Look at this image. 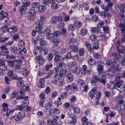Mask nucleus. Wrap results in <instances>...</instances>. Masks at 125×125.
I'll return each mask as SVG.
<instances>
[{
    "label": "nucleus",
    "mask_w": 125,
    "mask_h": 125,
    "mask_svg": "<svg viewBox=\"0 0 125 125\" xmlns=\"http://www.w3.org/2000/svg\"><path fill=\"white\" fill-rule=\"evenodd\" d=\"M74 113L76 114L79 113L80 112V109L78 107H75L74 108Z\"/></svg>",
    "instance_id": "obj_58"
},
{
    "label": "nucleus",
    "mask_w": 125,
    "mask_h": 125,
    "mask_svg": "<svg viewBox=\"0 0 125 125\" xmlns=\"http://www.w3.org/2000/svg\"><path fill=\"white\" fill-rule=\"evenodd\" d=\"M58 21L60 22L58 24V26L59 28L61 29V30H62V15H60L57 17Z\"/></svg>",
    "instance_id": "obj_8"
},
{
    "label": "nucleus",
    "mask_w": 125,
    "mask_h": 125,
    "mask_svg": "<svg viewBox=\"0 0 125 125\" xmlns=\"http://www.w3.org/2000/svg\"><path fill=\"white\" fill-rule=\"evenodd\" d=\"M28 98V97L27 96L23 98V101L21 103V105L23 108L24 107L27 106L29 104Z\"/></svg>",
    "instance_id": "obj_5"
},
{
    "label": "nucleus",
    "mask_w": 125,
    "mask_h": 125,
    "mask_svg": "<svg viewBox=\"0 0 125 125\" xmlns=\"http://www.w3.org/2000/svg\"><path fill=\"white\" fill-rule=\"evenodd\" d=\"M80 71V69L79 67H76L73 70V72L74 73H79Z\"/></svg>",
    "instance_id": "obj_57"
},
{
    "label": "nucleus",
    "mask_w": 125,
    "mask_h": 125,
    "mask_svg": "<svg viewBox=\"0 0 125 125\" xmlns=\"http://www.w3.org/2000/svg\"><path fill=\"white\" fill-rule=\"evenodd\" d=\"M7 67L6 65L5 64L3 65L0 66V70L2 71H5L7 70Z\"/></svg>",
    "instance_id": "obj_48"
},
{
    "label": "nucleus",
    "mask_w": 125,
    "mask_h": 125,
    "mask_svg": "<svg viewBox=\"0 0 125 125\" xmlns=\"http://www.w3.org/2000/svg\"><path fill=\"white\" fill-rule=\"evenodd\" d=\"M115 108L116 110L118 111H120L122 110L121 106L118 104L115 105Z\"/></svg>",
    "instance_id": "obj_54"
},
{
    "label": "nucleus",
    "mask_w": 125,
    "mask_h": 125,
    "mask_svg": "<svg viewBox=\"0 0 125 125\" xmlns=\"http://www.w3.org/2000/svg\"><path fill=\"white\" fill-rule=\"evenodd\" d=\"M119 66V64L117 62L115 64H114V65L112 67H113V70L114 72H118L120 71V70L118 67Z\"/></svg>",
    "instance_id": "obj_11"
},
{
    "label": "nucleus",
    "mask_w": 125,
    "mask_h": 125,
    "mask_svg": "<svg viewBox=\"0 0 125 125\" xmlns=\"http://www.w3.org/2000/svg\"><path fill=\"white\" fill-rule=\"evenodd\" d=\"M22 2L26 4V5L27 6H30L31 4V3L29 1L30 0H21Z\"/></svg>",
    "instance_id": "obj_50"
},
{
    "label": "nucleus",
    "mask_w": 125,
    "mask_h": 125,
    "mask_svg": "<svg viewBox=\"0 0 125 125\" xmlns=\"http://www.w3.org/2000/svg\"><path fill=\"white\" fill-rule=\"evenodd\" d=\"M117 7L120 8L121 11L122 12H125V5L122 4L120 5H118Z\"/></svg>",
    "instance_id": "obj_25"
},
{
    "label": "nucleus",
    "mask_w": 125,
    "mask_h": 125,
    "mask_svg": "<svg viewBox=\"0 0 125 125\" xmlns=\"http://www.w3.org/2000/svg\"><path fill=\"white\" fill-rule=\"evenodd\" d=\"M51 7L52 9L55 10L59 8V5L57 3L55 2L51 4Z\"/></svg>",
    "instance_id": "obj_31"
},
{
    "label": "nucleus",
    "mask_w": 125,
    "mask_h": 125,
    "mask_svg": "<svg viewBox=\"0 0 125 125\" xmlns=\"http://www.w3.org/2000/svg\"><path fill=\"white\" fill-rule=\"evenodd\" d=\"M80 84L81 86H83L85 85V82L82 79H79V80Z\"/></svg>",
    "instance_id": "obj_64"
},
{
    "label": "nucleus",
    "mask_w": 125,
    "mask_h": 125,
    "mask_svg": "<svg viewBox=\"0 0 125 125\" xmlns=\"http://www.w3.org/2000/svg\"><path fill=\"white\" fill-rule=\"evenodd\" d=\"M62 58V57H61L59 55H57L55 57L54 60L55 61H57L59 60H61Z\"/></svg>",
    "instance_id": "obj_61"
},
{
    "label": "nucleus",
    "mask_w": 125,
    "mask_h": 125,
    "mask_svg": "<svg viewBox=\"0 0 125 125\" xmlns=\"http://www.w3.org/2000/svg\"><path fill=\"white\" fill-rule=\"evenodd\" d=\"M88 62L89 65L91 66H94L96 63V61H95L94 59L92 58H91L89 59Z\"/></svg>",
    "instance_id": "obj_16"
},
{
    "label": "nucleus",
    "mask_w": 125,
    "mask_h": 125,
    "mask_svg": "<svg viewBox=\"0 0 125 125\" xmlns=\"http://www.w3.org/2000/svg\"><path fill=\"white\" fill-rule=\"evenodd\" d=\"M116 48L117 49V52H118L124 53V51L125 52V47L123 46H116Z\"/></svg>",
    "instance_id": "obj_12"
},
{
    "label": "nucleus",
    "mask_w": 125,
    "mask_h": 125,
    "mask_svg": "<svg viewBox=\"0 0 125 125\" xmlns=\"http://www.w3.org/2000/svg\"><path fill=\"white\" fill-rule=\"evenodd\" d=\"M82 23L81 22L79 21H76L75 22L74 26V27H79L81 26Z\"/></svg>",
    "instance_id": "obj_43"
},
{
    "label": "nucleus",
    "mask_w": 125,
    "mask_h": 125,
    "mask_svg": "<svg viewBox=\"0 0 125 125\" xmlns=\"http://www.w3.org/2000/svg\"><path fill=\"white\" fill-rule=\"evenodd\" d=\"M123 80H121L119 81H117L114 84L113 89H115L118 90L120 92H121L122 89L121 88L122 86V84L123 83Z\"/></svg>",
    "instance_id": "obj_2"
},
{
    "label": "nucleus",
    "mask_w": 125,
    "mask_h": 125,
    "mask_svg": "<svg viewBox=\"0 0 125 125\" xmlns=\"http://www.w3.org/2000/svg\"><path fill=\"white\" fill-rule=\"evenodd\" d=\"M9 105L7 103H4L2 105V110L3 112H6L9 109Z\"/></svg>",
    "instance_id": "obj_17"
},
{
    "label": "nucleus",
    "mask_w": 125,
    "mask_h": 125,
    "mask_svg": "<svg viewBox=\"0 0 125 125\" xmlns=\"http://www.w3.org/2000/svg\"><path fill=\"white\" fill-rule=\"evenodd\" d=\"M38 34L37 37L36 39L38 40H41L43 39L44 37V36L42 35L41 33H39V32H38Z\"/></svg>",
    "instance_id": "obj_38"
},
{
    "label": "nucleus",
    "mask_w": 125,
    "mask_h": 125,
    "mask_svg": "<svg viewBox=\"0 0 125 125\" xmlns=\"http://www.w3.org/2000/svg\"><path fill=\"white\" fill-rule=\"evenodd\" d=\"M27 9V7L25 5L19 7V12L21 15H23L25 14Z\"/></svg>",
    "instance_id": "obj_6"
},
{
    "label": "nucleus",
    "mask_w": 125,
    "mask_h": 125,
    "mask_svg": "<svg viewBox=\"0 0 125 125\" xmlns=\"http://www.w3.org/2000/svg\"><path fill=\"white\" fill-rule=\"evenodd\" d=\"M34 16L28 14V18L29 20L32 21L34 20Z\"/></svg>",
    "instance_id": "obj_55"
},
{
    "label": "nucleus",
    "mask_w": 125,
    "mask_h": 125,
    "mask_svg": "<svg viewBox=\"0 0 125 125\" xmlns=\"http://www.w3.org/2000/svg\"><path fill=\"white\" fill-rule=\"evenodd\" d=\"M90 31L92 32L93 33L97 32L98 31V29L97 28L93 27L90 28Z\"/></svg>",
    "instance_id": "obj_47"
},
{
    "label": "nucleus",
    "mask_w": 125,
    "mask_h": 125,
    "mask_svg": "<svg viewBox=\"0 0 125 125\" xmlns=\"http://www.w3.org/2000/svg\"><path fill=\"white\" fill-rule=\"evenodd\" d=\"M122 77V74L119 73L117 74L116 75L115 78V81H119V80L121 79Z\"/></svg>",
    "instance_id": "obj_21"
},
{
    "label": "nucleus",
    "mask_w": 125,
    "mask_h": 125,
    "mask_svg": "<svg viewBox=\"0 0 125 125\" xmlns=\"http://www.w3.org/2000/svg\"><path fill=\"white\" fill-rule=\"evenodd\" d=\"M3 11L0 13V20H3L6 18L8 15V13L7 12H5L2 14Z\"/></svg>",
    "instance_id": "obj_14"
},
{
    "label": "nucleus",
    "mask_w": 125,
    "mask_h": 125,
    "mask_svg": "<svg viewBox=\"0 0 125 125\" xmlns=\"http://www.w3.org/2000/svg\"><path fill=\"white\" fill-rule=\"evenodd\" d=\"M68 73L67 70L66 69L64 71L63 70V77H66V80L68 82H72L73 79V76L71 73Z\"/></svg>",
    "instance_id": "obj_1"
},
{
    "label": "nucleus",
    "mask_w": 125,
    "mask_h": 125,
    "mask_svg": "<svg viewBox=\"0 0 125 125\" xmlns=\"http://www.w3.org/2000/svg\"><path fill=\"white\" fill-rule=\"evenodd\" d=\"M50 22L53 24H55L58 22V20L57 17H52L51 20Z\"/></svg>",
    "instance_id": "obj_33"
},
{
    "label": "nucleus",
    "mask_w": 125,
    "mask_h": 125,
    "mask_svg": "<svg viewBox=\"0 0 125 125\" xmlns=\"http://www.w3.org/2000/svg\"><path fill=\"white\" fill-rule=\"evenodd\" d=\"M24 84V82L23 81H18L17 83V86L18 87H21Z\"/></svg>",
    "instance_id": "obj_42"
},
{
    "label": "nucleus",
    "mask_w": 125,
    "mask_h": 125,
    "mask_svg": "<svg viewBox=\"0 0 125 125\" xmlns=\"http://www.w3.org/2000/svg\"><path fill=\"white\" fill-rule=\"evenodd\" d=\"M68 49L70 51H72L75 52H78V46L76 45H74L73 47L70 46L69 47Z\"/></svg>",
    "instance_id": "obj_13"
},
{
    "label": "nucleus",
    "mask_w": 125,
    "mask_h": 125,
    "mask_svg": "<svg viewBox=\"0 0 125 125\" xmlns=\"http://www.w3.org/2000/svg\"><path fill=\"white\" fill-rule=\"evenodd\" d=\"M13 71L10 70L8 72V74L9 76L11 77L13 79H16L17 78V74L14 73Z\"/></svg>",
    "instance_id": "obj_10"
},
{
    "label": "nucleus",
    "mask_w": 125,
    "mask_h": 125,
    "mask_svg": "<svg viewBox=\"0 0 125 125\" xmlns=\"http://www.w3.org/2000/svg\"><path fill=\"white\" fill-rule=\"evenodd\" d=\"M87 33V31L84 29H82L80 31L81 34L83 35H84Z\"/></svg>",
    "instance_id": "obj_60"
},
{
    "label": "nucleus",
    "mask_w": 125,
    "mask_h": 125,
    "mask_svg": "<svg viewBox=\"0 0 125 125\" xmlns=\"http://www.w3.org/2000/svg\"><path fill=\"white\" fill-rule=\"evenodd\" d=\"M35 11L34 10L31 9L29 10L28 14L35 16Z\"/></svg>",
    "instance_id": "obj_49"
},
{
    "label": "nucleus",
    "mask_w": 125,
    "mask_h": 125,
    "mask_svg": "<svg viewBox=\"0 0 125 125\" xmlns=\"http://www.w3.org/2000/svg\"><path fill=\"white\" fill-rule=\"evenodd\" d=\"M112 55L116 58H121L122 56L119 54L115 52H114L112 54Z\"/></svg>",
    "instance_id": "obj_39"
},
{
    "label": "nucleus",
    "mask_w": 125,
    "mask_h": 125,
    "mask_svg": "<svg viewBox=\"0 0 125 125\" xmlns=\"http://www.w3.org/2000/svg\"><path fill=\"white\" fill-rule=\"evenodd\" d=\"M17 31V29L16 27L14 26L10 28L9 30V32H16Z\"/></svg>",
    "instance_id": "obj_24"
},
{
    "label": "nucleus",
    "mask_w": 125,
    "mask_h": 125,
    "mask_svg": "<svg viewBox=\"0 0 125 125\" xmlns=\"http://www.w3.org/2000/svg\"><path fill=\"white\" fill-rule=\"evenodd\" d=\"M76 119L77 118L72 119L73 120L72 121H68V123L69 124L75 125L77 123Z\"/></svg>",
    "instance_id": "obj_36"
},
{
    "label": "nucleus",
    "mask_w": 125,
    "mask_h": 125,
    "mask_svg": "<svg viewBox=\"0 0 125 125\" xmlns=\"http://www.w3.org/2000/svg\"><path fill=\"white\" fill-rule=\"evenodd\" d=\"M60 40L58 39H54L52 41L53 43L56 45L59 44L60 43Z\"/></svg>",
    "instance_id": "obj_59"
},
{
    "label": "nucleus",
    "mask_w": 125,
    "mask_h": 125,
    "mask_svg": "<svg viewBox=\"0 0 125 125\" xmlns=\"http://www.w3.org/2000/svg\"><path fill=\"white\" fill-rule=\"evenodd\" d=\"M117 62L114 59H111L110 60H108L106 61V64L107 65L112 67Z\"/></svg>",
    "instance_id": "obj_9"
},
{
    "label": "nucleus",
    "mask_w": 125,
    "mask_h": 125,
    "mask_svg": "<svg viewBox=\"0 0 125 125\" xmlns=\"http://www.w3.org/2000/svg\"><path fill=\"white\" fill-rule=\"evenodd\" d=\"M36 58L38 59L39 63L40 64H43L45 62V61L43 59H42V56L40 55L36 57Z\"/></svg>",
    "instance_id": "obj_15"
},
{
    "label": "nucleus",
    "mask_w": 125,
    "mask_h": 125,
    "mask_svg": "<svg viewBox=\"0 0 125 125\" xmlns=\"http://www.w3.org/2000/svg\"><path fill=\"white\" fill-rule=\"evenodd\" d=\"M71 87L70 89L71 91L74 92L77 89V85L74 83H73L71 85Z\"/></svg>",
    "instance_id": "obj_22"
},
{
    "label": "nucleus",
    "mask_w": 125,
    "mask_h": 125,
    "mask_svg": "<svg viewBox=\"0 0 125 125\" xmlns=\"http://www.w3.org/2000/svg\"><path fill=\"white\" fill-rule=\"evenodd\" d=\"M53 120L52 121V125H56L57 123V120L58 117L56 116H53Z\"/></svg>",
    "instance_id": "obj_28"
},
{
    "label": "nucleus",
    "mask_w": 125,
    "mask_h": 125,
    "mask_svg": "<svg viewBox=\"0 0 125 125\" xmlns=\"http://www.w3.org/2000/svg\"><path fill=\"white\" fill-rule=\"evenodd\" d=\"M53 33L54 36L55 35L56 36H59L61 35L62 32L60 31H56L54 32Z\"/></svg>",
    "instance_id": "obj_51"
},
{
    "label": "nucleus",
    "mask_w": 125,
    "mask_h": 125,
    "mask_svg": "<svg viewBox=\"0 0 125 125\" xmlns=\"http://www.w3.org/2000/svg\"><path fill=\"white\" fill-rule=\"evenodd\" d=\"M22 89L25 91H29L30 90L29 85L28 84H25L23 86Z\"/></svg>",
    "instance_id": "obj_29"
},
{
    "label": "nucleus",
    "mask_w": 125,
    "mask_h": 125,
    "mask_svg": "<svg viewBox=\"0 0 125 125\" xmlns=\"http://www.w3.org/2000/svg\"><path fill=\"white\" fill-rule=\"evenodd\" d=\"M85 53L84 50L83 48L80 49L79 51V54L80 56H83Z\"/></svg>",
    "instance_id": "obj_44"
},
{
    "label": "nucleus",
    "mask_w": 125,
    "mask_h": 125,
    "mask_svg": "<svg viewBox=\"0 0 125 125\" xmlns=\"http://www.w3.org/2000/svg\"><path fill=\"white\" fill-rule=\"evenodd\" d=\"M42 26L41 25H39L35 28V30L36 31H38V32H39V33H41V31L42 30Z\"/></svg>",
    "instance_id": "obj_37"
},
{
    "label": "nucleus",
    "mask_w": 125,
    "mask_h": 125,
    "mask_svg": "<svg viewBox=\"0 0 125 125\" xmlns=\"http://www.w3.org/2000/svg\"><path fill=\"white\" fill-rule=\"evenodd\" d=\"M9 38L6 37L5 38H0V42H4L9 40Z\"/></svg>",
    "instance_id": "obj_46"
},
{
    "label": "nucleus",
    "mask_w": 125,
    "mask_h": 125,
    "mask_svg": "<svg viewBox=\"0 0 125 125\" xmlns=\"http://www.w3.org/2000/svg\"><path fill=\"white\" fill-rule=\"evenodd\" d=\"M58 93L56 91H54L52 92V98H55L57 95Z\"/></svg>",
    "instance_id": "obj_62"
},
{
    "label": "nucleus",
    "mask_w": 125,
    "mask_h": 125,
    "mask_svg": "<svg viewBox=\"0 0 125 125\" xmlns=\"http://www.w3.org/2000/svg\"><path fill=\"white\" fill-rule=\"evenodd\" d=\"M38 9V11L40 12H43L45 11L46 10V8L43 5L39 6Z\"/></svg>",
    "instance_id": "obj_23"
},
{
    "label": "nucleus",
    "mask_w": 125,
    "mask_h": 125,
    "mask_svg": "<svg viewBox=\"0 0 125 125\" xmlns=\"http://www.w3.org/2000/svg\"><path fill=\"white\" fill-rule=\"evenodd\" d=\"M15 66L13 67V68L14 69H20L21 65L18 62H15Z\"/></svg>",
    "instance_id": "obj_35"
},
{
    "label": "nucleus",
    "mask_w": 125,
    "mask_h": 125,
    "mask_svg": "<svg viewBox=\"0 0 125 125\" xmlns=\"http://www.w3.org/2000/svg\"><path fill=\"white\" fill-rule=\"evenodd\" d=\"M40 4L39 2H34L32 3L31 5L32 7L33 8L37 9L40 6Z\"/></svg>",
    "instance_id": "obj_20"
},
{
    "label": "nucleus",
    "mask_w": 125,
    "mask_h": 125,
    "mask_svg": "<svg viewBox=\"0 0 125 125\" xmlns=\"http://www.w3.org/2000/svg\"><path fill=\"white\" fill-rule=\"evenodd\" d=\"M67 115L69 116L70 117L72 118V119L77 118L76 116L73 114L68 113Z\"/></svg>",
    "instance_id": "obj_52"
},
{
    "label": "nucleus",
    "mask_w": 125,
    "mask_h": 125,
    "mask_svg": "<svg viewBox=\"0 0 125 125\" xmlns=\"http://www.w3.org/2000/svg\"><path fill=\"white\" fill-rule=\"evenodd\" d=\"M23 71L22 72V74L24 76H27L29 74V72L26 70L25 68H23Z\"/></svg>",
    "instance_id": "obj_34"
},
{
    "label": "nucleus",
    "mask_w": 125,
    "mask_h": 125,
    "mask_svg": "<svg viewBox=\"0 0 125 125\" xmlns=\"http://www.w3.org/2000/svg\"><path fill=\"white\" fill-rule=\"evenodd\" d=\"M7 111V112L6 113V115L7 117H8L10 115L12 114L13 113L14 110V109H8Z\"/></svg>",
    "instance_id": "obj_19"
},
{
    "label": "nucleus",
    "mask_w": 125,
    "mask_h": 125,
    "mask_svg": "<svg viewBox=\"0 0 125 125\" xmlns=\"http://www.w3.org/2000/svg\"><path fill=\"white\" fill-rule=\"evenodd\" d=\"M103 66H101L100 65L98 66V68L97 69L98 73L102 72L103 70Z\"/></svg>",
    "instance_id": "obj_56"
},
{
    "label": "nucleus",
    "mask_w": 125,
    "mask_h": 125,
    "mask_svg": "<svg viewBox=\"0 0 125 125\" xmlns=\"http://www.w3.org/2000/svg\"><path fill=\"white\" fill-rule=\"evenodd\" d=\"M18 114L20 116V117L21 118H23L25 116V114L24 112L22 111H21L19 112Z\"/></svg>",
    "instance_id": "obj_41"
},
{
    "label": "nucleus",
    "mask_w": 125,
    "mask_h": 125,
    "mask_svg": "<svg viewBox=\"0 0 125 125\" xmlns=\"http://www.w3.org/2000/svg\"><path fill=\"white\" fill-rule=\"evenodd\" d=\"M42 49V47L38 46L35 47L33 51V53L37 56L40 55L41 54V50Z\"/></svg>",
    "instance_id": "obj_4"
},
{
    "label": "nucleus",
    "mask_w": 125,
    "mask_h": 125,
    "mask_svg": "<svg viewBox=\"0 0 125 125\" xmlns=\"http://www.w3.org/2000/svg\"><path fill=\"white\" fill-rule=\"evenodd\" d=\"M99 77L101 78H106V73L104 72H101L98 73Z\"/></svg>",
    "instance_id": "obj_27"
},
{
    "label": "nucleus",
    "mask_w": 125,
    "mask_h": 125,
    "mask_svg": "<svg viewBox=\"0 0 125 125\" xmlns=\"http://www.w3.org/2000/svg\"><path fill=\"white\" fill-rule=\"evenodd\" d=\"M107 74L110 77L113 76L114 74V73L112 70L109 69L107 72Z\"/></svg>",
    "instance_id": "obj_40"
},
{
    "label": "nucleus",
    "mask_w": 125,
    "mask_h": 125,
    "mask_svg": "<svg viewBox=\"0 0 125 125\" xmlns=\"http://www.w3.org/2000/svg\"><path fill=\"white\" fill-rule=\"evenodd\" d=\"M87 67L86 65H84L82 66V68L80 70L81 73L82 74H84L86 73Z\"/></svg>",
    "instance_id": "obj_18"
},
{
    "label": "nucleus",
    "mask_w": 125,
    "mask_h": 125,
    "mask_svg": "<svg viewBox=\"0 0 125 125\" xmlns=\"http://www.w3.org/2000/svg\"><path fill=\"white\" fill-rule=\"evenodd\" d=\"M52 104L49 102H47V103H45L44 106L46 110H48L52 106Z\"/></svg>",
    "instance_id": "obj_32"
},
{
    "label": "nucleus",
    "mask_w": 125,
    "mask_h": 125,
    "mask_svg": "<svg viewBox=\"0 0 125 125\" xmlns=\"http://www.w3.org/2000/svg\"><path fill=\"white\" fill-rule=\"evenodd\" d=\"M98 89V88H95L92 89L90 92L89 93V95L91 99H93L94 98V95L97 93Z\"/></svg>",
    "instance_id": "obj_7"
},
{
    "label": "nucleus",
    "mask_w": 125,
    "mask_h": 125,
    "mask_svg": "<svg viewBox=\"0 0 125 125\" xmlns=\"http://www.w3.org/2000/svg\"><path fill=\"white\" fill-rule=\"evenodd\" d=\"M14 52L15 53H16L20 55H23V53L21 51H19L18 49L16 47H14L13 50Z\"/></svg>",
    "instance_id": "obj_30"
},
{
    "label": "nucleus",
    "mask_w": 125,
    "mask_h": 125,
    "mask_svg": "<svg viewBox=\"0 0 125 125\" xmlns=\"http://www.w3.org/2000/svg\"><path fill=\"white\" fill-rule=\"evenodd\" d=\"M93 56L97 59H101L102 58L101 55L98 53H94L93 54Z\"/></svg>",
    "instance_id": "obj_26"
},
{
    "label": "nucleus",
    "mask_w": 125,
    "mask_h": 125,
    "mask_svg": "<svg viewBox=\"0 0 125 125\" xmlns=\"http://www.w3.org/2000/svg\"><path fill=\"white\" fill-rule=\"evenodd\" d=\"M92 79L93 80L96 81L97 82H99L100 80V79L97 75H94L93 76Z\"/></svg>",
    "instance_id": "obj_53"
},
{
    "label": "nucleus",
    "mask_w": 125,
    "mask_h": 125,
    "mask_svg": "<svg viewBox=\"0 0 125 125\" xmlns=\"http://www.w3.org/2000/svg\"><path fill=\"white\" fill-rule=\"evenodd\" d=\"M104 24V22L103 21H101L97 25V27L99 28H100L103 27Z\"/></svg>",
    "instance_id": "obj_63"
},
{
    "label": "nucleus",
    "mask_w": 125,
    "mask_h": 125,
    "mask_svg": "<svg viewBox=\"0 0 125 125\" xmlns=\"http://www.w3.org/2000/svg\"><path fill=\"white\" fill-rule=\"evenodd\" d=\"M119 27L122 32H125V28L123 24H120L119 25Z\"/></svg>",
    "instance_id": "obj_45"
},
{
    "label": "nucleus",
    "mask_w": 125,
    "mask_h": 125,
    "mask_svg": "<svg viewBox=\"0 0 125 125\" xmlns=\"http://www.w3.org/2000/svg\"><path fill=\"white\" fill-rule=\"evenodd\" d=\"M44 32L47 35V38L51 39L54 37V34L51 33V30L47 28L44 30Z\"/></svg>",
    "instance_id": "obj_3"
}]
</instances>
